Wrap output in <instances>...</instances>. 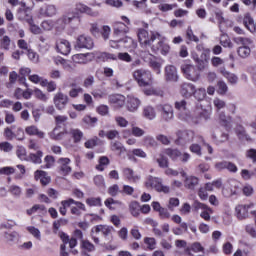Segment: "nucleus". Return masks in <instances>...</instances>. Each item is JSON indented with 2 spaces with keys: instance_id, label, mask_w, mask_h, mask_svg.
<instances>
[{
  "instance_id": "9d476101",
  "label": "nucleus",
  "mask_w": 256,
  "mask_h": 256,
  "mask_svg": "<svg viewBox=\"0 0 256 256\" xmlns=\"http://www.w3.org/2000/svg\"><path fill=\"white\" fill-rule=\"evenodd\" d=\"M240 185L237 180H229L222 189V194L225 197H233V195H237L241 191Z\"/></svg>"
},
{
  "instance_id": "69168bd1",
  "label": "nucleus",
  "mask_w": 256,
  "mask_h": 256,
  "mask_svg": "<svg viewBox=\"0 0 256 256\" xmlns=\"http://www.w3.org/2000/svg\"><path fill=\"white\" fill-rule=\"evenodd\" d=\"M220 43L222 47H233V44L231 43V39H229V36H227V34H223L220 37Z\"/></svg>"
},
{
  "instance_id": "b1692460",
  "label": "nucleus",
  "mask_w": 256,
  "mask_h": 256,
  "mask_svg": "<svg viewBox=\"0 0 256 256\" xmlns=\"http://www.w3.org/2000/svg\"><path fill=\"white\" fill-rule=\"evenodd\" d=\"M148 63L149 67H151V69H153L157 75H161V67H163V63H161L159 58L150 54Z\"/></svg>"
},
{
  "instance_id": "f03ea898",
  "label": "nucleus",
  "mask_w": 256,
  "mask_h": 256,
  "mask_svg": "<svg viewBox=\"0 0 256 256\" xmlns=\"http://www.w3.org/2000/svg\"><path fill=\"white\" fill-rule=\"evenodd\" d=\"M137 37L141 47L151 48L157 39H161V34L157 31H151L149 33L147 30L140 28L137 31Z\"/></svg>"
},
{
  "instance_id": "0eeeda50",
  "label": "nucleus",
  "mask_w": 256,
  "mask_h": 256,
  "mask_svg": "<svg viewBox=\"0 0 256 256\" xmlns=\"http://www.w3.org/2000/svg\"><path fill=\"white\" fill-rule=\"evenodd\" d=\"M176 135L175 145H179L180 147H185V145H188V143H191L195 139V132L191 130H178Z\"/></svg>"
},
{
  "instance_id": "6e6d98bb",
  "label": "nucleus",
  "mask_w": 256,
  "mask_h": 256,
  "mask_svg": "<svg viewBox=\"0 0 256 256\" xmlns=\"http://www.w3.org/2000/svg\"><path fill=\"white\" fill-rule=\"evenodd\" d=\"M109 165V158L107 156H102L99 159V165L96 166L98 171H105V167Z\"/></svg>"
},
{
  "instance_id": "de8ad7c7",
  "label": "nucleus",
  "mask_w": 256,
  "mask_h": 256,
  "mask_svg": "<svg viewBox=\"0 0 256 256\" xmlns=\"http://www.w3.org/2000/svg\"><path fill=\"white\" fill-rule=\"evenodd\" d=\"M70 135L72 139H74V143H81V139H83V131L79 129H71Z\"/></svg>"
},
{
  "instance_id": "09e8293b",
  "label": "nucleus",
  "mask_w": 256,
  "mask_h": 256,
  "mask_svg": "<svg viewBox=\"0 0 256 256\" xmlns=\"http://www.w3.org/2000/svg\"><path fill=\"white\" fill-rule=\"evenodd\" d=\"M139 105H141V101L137 98H130L128 100V110L131 112L137 111V109H139Z\"/></svg>"
},
{
  "instance_id": "20e7f679",
  "label": "nucleus",
  "mask_w": 256,
  "mask_h": 256,
  "mask_svg": "<svg viewBox=\"0 0 256 256\" xmlns=\"http://www.w3.org/2000/svg\"><path fill=\"white\" fill-rule=\"evenodd\" d=\"M133 78L140 87H149L153 83V75L151 71L146 69H138L133 72Z\"/></svg>"
},
{
  "instance_id": "c756f323",
  "label": "nucleus",
  "mask_w": 256,
  "mask_h": 256,
  "mask_svg": "<svg viewBox=\"0 0 256 256\" xmlns=\"http://www.w3.org/2000/svg\"><path fill=\"white\" fill-rule=\"evenodd\" d=\"M96 59H98V61H102L103 63L106 61H117V55L108 52H98L96 53Z\"/></svg>"
},
{
  "instance_id": "7c9ffc66",
  "label": "nucleus",
  "mask_w": 256,
  "mask_h": 256,
  "mask_svg": "<svg viewBox=\"0 0 256 256\" xmlns=\"http://www.w3.org/2000/svg\"><path fill=\"white\" fill-rule=\"evenodd\" d=\"M95 231V233H102V235H104V237H109V235H111L112 231H113V227L111 226H107V225H97L96 227H94L92 229V233Z\"/></svg>"
},
{
  "instance_id": "6ab92c4d",
  "label": "nucleus",
  "mask_w": 256,
  "mask_h": 256,
  "mask_svg": "<svg viewBox=\"0 0 256 256\" xmlns=\"http://www.w3.org/2000/svg\"><path fill=\"white\" fill-rule=\"evenodd\" d=\"M165 77L166 81L177 83V81H179V74L177 73V68L173 65H167L165 67Z\"/></svg>"
},
{
  "instance_id": "338daca9",
  "label": "nucleus",
  "mask_w": 256,
  "mask_h": 256,
  "mask_svg": "<svg viewBox=\"0 0 256 256\" xmlns=\"http://www.w3.org/2000/svg\"><path fill=\"white\" fill-rule=\"evenodd\" d=\"M82 249L91 253L95 251V245H93L89 240H82Z\"/></svg>"
},
{
  "instance_id": "cd10ccee",
  "label": "nucleus",
  "mask_w": 256,
  "mask_h": 256,
  "mask_svg": "<svg viewBox=\"0 0 256 256\" xmlns=\"http://www.w3.org/2000/svg\"><path fill=\"white\" fill-rule=\"evenodd\" d=\"M220 73L223 75V77H225V79H227L230 85H237V83L239 82V77H237V75H235L234 73L227 71L225 67L220 68Z\"/></svg>"
},
{
  "instance_id": "473e14b6",
  "label": "nucleus",
  "mask_w": 256,
  "mask_h": 256,
  "mask_svg": "<svg viewBox=\"0 0 256 256\" xmlns=\"http://www.w3.org/2000/svg\"><path fill=\"white\" fill-rule=\"evenodd\" d=\"M143 116L149 121H153L157 117V112L153 106H145L143 108Z\"/></svg>"
},
{
  "instance_id": "dca6fc26",
  "label": "nucleus",
  "mask_w": 256,
  "mask_h": 256,
  "mask_svg": "<svg viewBox=\"0 0 256 256\" xmlns=\"http://www.w3.org/2000/svg\"><path fill=\"white\" fill-rule=\"evenodd\" d=\"M69 103V96L67 94H63L62 92H58L54 96V104L56 109H59V111H62V109H65L67 107V104Z\"/></svg>"
},
{
  "instance_id": "4d7b16f0",
  "label": "nucleus",
  "mask_w": 256,
  "mask_h": 256,
  "mask_svg": "<svg viewBox=\"0 0 256 256\" xmlns=\"http://www.w3.org/2000/svg\"><path fill=\"white\" fill-rule=\"evenodd\" d=\"M177 7V4H167L165 2H162L160 5H158L159 11H162V13H167V11H173Z\"/></svg>"
},
{
  "instance_id": "ddd939ff",
  "label": "nucleus",
  "mask_w": 256,
  "mask_h": 256,
  "mask_svg": "<svg viewBox=\"0 0 256 256\" xmlns=\"http://www.w3.org/2000/svg\"><path fill=\"white\" fill-rule=\"evenodd\" d=\"M55 49L61 55H69L71 53V42L63 38H58L55 43Z\"/></svg>"
},
{
  "instance_id": "864d4df0",
  "label": "nucleus",
  "mask_w": 256,
  "mask_h": 256,
  "mask_svg": "<svg viewBox=\"0 0 256 256\" xmlns=\"http://www.w3.org/2000/svg\"><path fill=\"white\" fill-rule=\"evenodd\" d=\"M86 203L89 205V207H101L103 203L101 202V197H91L86 199Z\"/></svg>"
},
{
  "instance_id": "bb28decb",
  "label": "nucleus",
  "mask_w": 256,
  "mask_h": 256,
  "mask_svg": "<svg viewBox=\"0 0 256 256\" xmlns=\"http://www.w3.org/2000/svg\"><path fill=\"white\" fill-rule=\"evenodd\" d=\"M26 135H30V137H38L39 139H45V132L39 130V128L35 125H31L25 128Z\"/></svg>"
},
{
  "instance_id": "2eb2a0df",
  "label": "nucleus",
  "mask_w": 256,
  "mask_h": 256,
  "mask_svg": "<svg viewBox=\"0 0 256 256\" xmlns=\"http://www.w3.org/2000/svg\"><path fill=\"white\" fill-rule=\"evenodd\" d=\"M253 203L251 204H239L235 208V214L239 221H243V219H247L249 217V210L252 209Z\"/></svg>"
},
{
  "instance_id": "37998d69",
  "label": "nucleus",
  "mask_w": 256,
  "mask_h": 256,
  "mask_svg": "<svg viewBox=\"0 0 256 256\" xmlns=\"http://www.w3.org/2000/svg\"><path fill=\"white\" fill-rule=\"evenodd\" d=\"M72 203H74V200L72 198L61 201V206L59 207V213L63 216L67 215V207H71Z\"/></svg>"
},
{
  "instance_id": "2f4dec72",
  "label": "nucleus",
  "mask_w": 256,
  "mask_h": 256,
  "mask_svg": "<svg viewBox=\"0 0 256 256\" xmlns=\"http://www.w3.org/2000/svg\"><path fill=\"white\" fill-rule=\"evenodd\" d=\"M197 185H199V178L195 176H186L184 180V186L186 187V189H190L191 191H193V189H195Z\"/></svg>"
},
{
  "instance_id": "f257e3e1",
  "label": "nucleus",
  "mask_w": 256,
  "mask_h": 256,
  "mask_svg": "<svg viewBox=\"0 0 256 256\" xmlns=\"http://www.w3.org/2000/svg\"><path fill=\"white\" fill-rule=\"evenodd\" d=\"M67 25L73 29H77L81 25V18L74 13H67L56 20L55 27L58 31H65Z\"/></svg>"
},
{
  "instance_id": "49530a36",
  "label": "nucleus",
  "mask_w": 256,
  "mask_h": 256,
  "mask_svg": "<svg viewBox=\"0 0 256 256\" xmlns=\"http://www.w3.org/2000/svg\"><path fill=\"white\" fill-rule=\"evenodd\" d=\"M26 231L34 237V239H37V241H41V231L36 228L35 226H27Z\"/></svg>"
},
{
  "instance_id": "4be33fe9",
  "label": "nucleus",
  "mask_w": 256,
  "mask_h": 256,
  "mask_svg": "<svg viewBox=\"0 0 256 256\" xmlns=\"http://www.w3.org/2000/svg\"><path fill=\"white\" fill-rule=\"evenodd\" d=\"M34 179L40 181L41 185H49L51 183V176L43 170H36L34 172Z\"/></svg>"
},
{
  "instance_id": "e2e57ef3",
  "label": "nucleus",
  "mask_w": 256,
  "mask_h": 256,
  "mask_svg": "<svg viewBox=\"0 0 256 256\" xmlns=\"http://www.w3.org/2000/svg\"><path fill=\"white\" fill-rule=\"evenodd\" d=\"M190 251H193V253H204L205 248L199 242H194L190 246Z\"/></svg>"
},
{
  "instance_id": "1a4fd4ad",
  "label": "nucleus",
  "mask_w": 256,
  "mask_h": 256,
  "mask_svg": "<svg viewBox=\"0 0 256 256\" xmlns=\"http://www.w3.org/2000/svg\"><path fill=\"white\" fill-rule=\"evenodd\" d=\"M157 110L160 113L162 121H166V123H169V121H173L175 113L171 104H159L157 106Z\"/></svg>"
},
{
  "instance_id": "c85d7f7f",
  "label": "nucleus",
  "mask_w": 256,
  "mask_h": 256,
  "mask_svg": "<svg viewBox=\"0 0 256 256\" xmlns=\"http://www.w3.org/2000/svg\"><path fill=\"white\" fill-rule=\"evenodd\" d=\"M109 103L114 105V107H123L125 105V96L121 94L110 95Z\"/></svg>"
},
{
  "instance_id": "f704fd0d",
  "label": "nucleus",
  "mask_w": 256,
  "mask_h": 256,
  "mask_svg": "<svg viewBox=\"0 0 256 256\" xmlns=\"http://www.w3.org/2000/svg\"><path fill=\"white\" fill-rule=\"evenodd\" d=\"M27 17V23L30 25L31 33H33V35H41L43 30L33 22V16H29V14H27Z\"/></svg>"
},
{
  "instance_id": "72a5a7b5",
  "label": "nucleus",
  "mask_w": 256,
  "mask_h": 256,
  "mask_svg": "<svg viewBox=\"0 0 256 256\" xmlns=\"http://www.w3.org/2000/svg\"><path fill=\"white\" fill-rule=\"evenodd\" d=\"M48 135L53 141H61L65 137V132L61 131V128L55 127Z\"/></svg>"
},
{
  "instance_id": "bf43d9fd",
  "label": "nucleus",
  "mask_w": 256,
  "mask_h": 256,
  "mask_svg": "<svg viewBox=\"0 0 256 256\" xmlns=\"http://www.w3.org/2000/svg\"><path fill=\"white\" fill-rule=\"evenodd\" d=\"M94 184L99 189H105V178L103 177V175H96L94 177Z\"/></svg>"
},
{
  "instance_id": "a18cd8bd",
  "label": "nucleus",
  "mask_w": 256,
  "mask_h": 256,
  "mask_svg": "<svg viewBox=\"0 0 256 256\" xmlns=\"http://www.w3.org/2000/svg\"><path fill=\"white\" fill-rule=\"evenodd\" d=\"M120 47H124L125 49H131L133 45V40L131 37L120 36L119 38Z\"/></svg>"
},
{
  "instance_id": "a19ab883",
  "label": "nucleus",
  "mask_w": 256,
  "mask_h": 256,
  "mask_svg": "<svg viewBox=\"0 0 256 256\" xmlns=\"http://www.w3.org/2000/svg\"><path fill=\"white\" fill-rule=\"evenodd\" d=\"M165 155L170 157V159H172V161H178V159H180V157H181V151H179L178 149L168 148L165 150Z\"/></svg>"
},
{
  "instance_id": "a878e982",
  "label": "nucleus",
  "mask_w": 256,
  "mask_h": 256,
  "mask_svg": "<svg viewBox=\"0 0 256 256\" xmlns=\"http://www.w3.org/2000/svg\"><path fill=\"white\" fill-rule=\"evenodd\" d=\"M122 173L125 179H127V181H129L130 183H137V181L141 179V176L137 175L135 171H133V169L131 168H124L122 170Z\"/></svg>"
},
{
  "instance_id": "0e129e2a",
  "label": "nucleus",
  "mask_w": 256,
  "mask_h": 256,
  "mask_svg": "<svg viewBox=\"0 0 256 256\" xmlns=\"http://www.w3.org/2000/svg\"><path fill=\"white\" fill-rule=\"evenodd\" d=\"M186 37H187L188 41H193L194 43L199 42V37H197L195 35V33H193V29H191V27H188V29L186 31Z\"/></svg>"
},
{
  "instance_id": "9b49d317",
  "label": "nucleus",
  "mask_w": 256,
  "mask_h": 256,
  "mask_svg": "<svg viewBox=\"0 0 256 256\" xmlns=\"http://www.w3.org/2000/svg\"><path fill=\"white\" fill-rule=\"evenodd\" d=\"M181 71L189 81H199V70L191 64H183Z\"/></svg>"
},
{
  "instance_id": "c9c22d12",
  "label": "nucleus",
  "mask_w": 256,
  "mask_h": 256,
  "mask_svg": "<svg viewBox=\"0 0 256 256\" xmlns=\"http://www.w3.org/2000/svg\"><path fill=\"white\" fill-rule=\"evenodd\" d=\"M219 123L222 127H229L233 123V118L229 115H226L225 112L219 113Z\"/></svg>"
},
{
  "instance_id": "052dcab7",
  "label": "nucleus",
  "mask_w": 256,
  "mask_h": 256,
  "mask_svg": "<svg viewBox=\"0 0 256 256\" xmlns=\"http://www.w3.org/2000/svg\"><path fill=\"white\" fill-rule=\"evenodd\" d=\"M55 27V21L53 20H44L42 23H41V28L44 30V31H52V29Z\"/></svg>"
},
{
  "instance_id": "6e6552de",
  "label": "nucleus",
  "mask_w": 256,
  "mask_h": 256,
  "mask_svg": "<svg viewBox=\"0 0 256 256\" xmlns=\"http://www.w3.org/2000/svg\"><path fill=\"white\" fill-rule=\"evenodd\" d=\"M156 41H158V43L154 42V44H152L150 48L152 53H160L164 56L169 55V51H171V46L165 43V37H162L160 34V38H156Z\"/></svg>"
},
{
  "instance_id": "5fc2aeb1",
  "label": "nucleus",
  "mask_w": 256,
  "mask_h": 256,
  "mask_svg": "<svg viewBox=\"0 0 256 256\" xmlns=\"http://www.w3.org/2000/svg\"><path fill=\"white\" fill-rule=\"evenodd\" d=\"M217 93L219 95H225L227 91H229V87H227V83L225 81H218L217 83Z\"/></svg>"
},
{
  "instance_id": "aec40b11",
  "label": "nucleus",
  "mask_w": 256,
  "mask_h": 256,
  "mask_svg": "<svg viewBox=\"0 0 256 256\" xmlns=\"http://www.w3.org/2000/svg\"><path fill=\"white\" fill-rule=\"evenodd\" d=\"M40 17H55L57 15V7L53 4H46L39 9Z\"/></svg>"
},
{
  "instance_id": "393cba45",
  "label": "nucleus",
  "mask_w": 256,
  "mask_h": 256,
  "mask_svg": "<svg viewBox=\"0 0 256 256\" xmlns=\"http://www.w3.org/2000/svg\"><path fill=\"white\" fill-rule=\"evenodd\" d=\"M236 136L239 141H241V143H244V141H247L248 143H250V141H253L251 136L247 134V130H245V127H243L242 125H239L236 128Z\"/></svg>"
},
{
  "instance_id": "4468645a",
  "label": "nucleus",
  "mask_w": 256,
  "mask_h": 256,
  "mask_svg": "<svg viewBox=\"0 0 256 256\" xmlns=\"http://www.w3.org/2000/svg\"><path fill=\"white\" fill-rule=\"evenodd\" d=\"M7 31L4 28H0V48L3 51H10L11 47H15V43L11 40V37L5 35Z\"/></svg>"
},
{
  "instance_id": "680f3d73",
  "label": "nucleus",
  "mask_w": 256,
  "mask_h": 256,
  "mask_svg": "<svg viewBox=\"0 0 256 256\" xmlns=\"http://www.w3.org/2000/svg\"><path fill=\"white\" fill-rule=\"evenodd\" d=\"M144 243H145V245H147V247H148V249H150V251H153V249H155L157 247V241L155 240V238L146 237V238H144Z\"/></svg>"
},
{
  "instance_id": "f8f14e48",
  "label": "nucleus",
  "mask_w": 256,
  "mask_h": 256,
  "mask_svg": "<svg viewBox=\"0 0 256 256\" xmlns=\"http://www.w3.org/2000/svg\"><path fill=\"white\" fill-rule=\"evenodd\" d=\"M57 169L58 173L62 175L63 177H67L73 171L71 168V159L69 158H60L57 161Z\"/></svg>"
},
{
  "instance_id": "7ed1b4c3",
  "label": "nucleus",
  "mask_w": 256,
  "mask_h": 256,
  "mask_svg": "<svg viewBox=\"0 0 256 256\" xmlns=\"http://www.w3.org/2000/svg\"><path fill=\"white\" fill-rule=\"evenodd\" d=\"M175 109H177L178 112V119L180 121H186V123H199V119L193 118V115L189 110H187V101L181 100L175 102Z\"/></svg>"
},
{
  "instance_id": "13d9d810",
  "label": "nucleus",
  "mask_w": 256,
  "mask_h": 256,
  "mask_svg": "<svg viewBox=\"0 0 256 256\" xmlns=\"http://www.w3.org/2000/svg\"><path fill=\"white\" fill-rule=\"evenodd\" d=\"M130 212L133 217H139L141 211V206L137 202L130 203Z\"/></svg>"
},
{
  "instance_id": "ea45409f",
  "label": "nucleus",
  "mask_w": 256,
  "mask_h": 256,
  "mask_svg": "<svg viewBox=\"0 0 256 256\" xmlns=\"http://www.w3.org/2000/svg\"><path fill=\"white\" fill-rule=\"evenodd\" d=\"M27 15H29V17H31V8L27 7V4H25V8H20L18 11V17L21 21H27V19H29V17H27Z\"/></svg>"
},
{
  "instance_id": "39448f33",
  "label": "nucleus",
  "mask_w": 256,
  "mask_h": 256,
  "mask_svg": "<svg viewBox=\"0 0 256 256\" xmlns=\"http://www.w3.org/2000/svg\"><path fill=\"white\" fill-rule=\"evenodd\" d=\"M123 22L113 23V37L114 39H119L120 37H125L129 33V26L131 25V20L127 16H121ZM126 23V24H125Z\"/></svg>"
},
{
  "instance_id": "8fccbe9b",
  "label": "nucleus",
  "mask_w": 256,
  "mask_h": 256,
  "mask_svg": "<svg viewBox=\"0 0 256 256\" xmlns=\"http://www.w3.org/2000/svg\"><path fill=\"white\" fill-rule=\"evenodd\" d=\"M193 96L197 101H203L207 97V90L205 88L195 89Z\"/></svg>"
},
{
  "instance_id": "c03bdc74",
  "label": "nucleus",
  "mask_w": 256,
  "mask_h": 256,
  "mask_svg": "<svg viewBox=\"0 0 256 256\" xmlns=\"http://www.w3.org/2000/svg\"><path fill=\"white\" fill-rule=\"evenodd\" d=\"M156 163H158L161 169H167L169 167V160L163 154H159L155 157Z\"/></svg>"
},
{
  "instance_id": "603ef678",
  "label": "nucleus",
  "mask_w": 256,
  "mask_h": 256,
  "mask_svg": "<svg viewBox=\"0 0 256 256\" xmlns=\"http://www.w3.org/2000/svg\"><path fill=\"white\" fill-rule=\"evenodd\" d=\"M43 159V152L41 150H38L35 154H30V160L32 163H35L36 165H41Z\"/></svg>"
},
{
  "instance_id": "e433bc0d",
  "label": "nucleus",
  "mask_w": 256,
  "mask_h": 256,
  "mask_svg": "<svg viewBox=\"0 0 256 256\" xmlns=\"http://www.w3.org/2000/svg\"><path fill=\"white\" fill-rule=\"evenodd\" d=\"M60 238L63 241V245L69 244L70 249H74V247H77V238H71L69 239V236L65 233L60 234Z\"/></svg>"
},
{
  "instance_id": "412c9836",
  "label": "nucleus",
  "mask_w": 256,
  "mask_h": 256,
  "mask_svg": "<svg viewBox=\"0 0 256 256\" xmlns=\"http://www.w3.org/2000/svg\"><path fill=\"white\" fill-rule=\"evenodd\" d=\"M195 93V85L192 83H183L180 85V94L182 97H185L186 99H189L193 97V94Z\"/></svg>"
},
{
  "instance_id": "423d86ee",
  "label": "nucleus",
  "mask_w": 256,
  "mask_h": 256,
  "mask_svg": "<svg viewBox=\"0 0 256 256\" xmlns=\"http://www.w3.org/2000/svg\"><path fill=\"white\" fill-rule=\"evenodd\" d=\"M145 185L148 189H155L158 193H169L171 191L169 186L163 185V180L161 178L153 176L148 177Z\"/></svg>"
},
{
  "instance_id": "4c0bfd02",
  "label": "nucleus",
  "mask_w": 256,
  "mask_h": 256,
  "mask_svg": "<svg viewBox=\"0 0 256 256\" xmlns=\"http://www.w3.org/2000/svg\"><path fill=\"white\" fill-rule=\"evenodd\" d=\"M234 42L237 43L239 47H251L253 44V40H251V38L241 36L235 37Z\"/></svg>"
},
{
  "instance_id": "a211bd4d",
  "label": "nucleus",
  "mask_w": 256,
  "mask_h": 256,
  "mask_svg": "<svg viewBox=\"0 0 256 256\" xmlns=\"http://www.w3.org/2000/svg\"><path fill=\"white\" fill-rule=\"evenodd\" d=\"M76 11H78V13H84L89 17H99V10L93 9L83 3L76 4Z\"/></svg>"
},
{
  "instance_id": "3c124183",
  "label": "nucleus",
  "mask_w": 256,
  "mask_h": 256,
  "mask_svg": "<svg viewBox=\"0 0 256 256\" xmlns=\"http://www.w3.org/2000/svg\"><path fill=\"white\" fill-rule=\"evenodd\" d=\"M237 54L241 57V59H247L251 55V47H238Z\"/></svg>"
},
{
  "instance_id": "5701e85b",
  "label": "nucleus",
  "mask_w": 256,
  "mask_h": 256,
  "mask_svg": "<svg viewBox=\"0 0 256 256\" xmlns=\"http://www.w3.org/2000/svg\"><path fill=\"white\" fill-rule=\"evenodd\" d=\"M87 211L85 204L83 202L75 201L71 203V214L79 217L83 215V212Z\"/></svg>"
},
{
  "instance_id": "79ce46f5",
  "label": "nucleus",
  "mask_w": 256,
  "mask_h": 256,
  "mask_svg": "<svg viewBox=\"0 0 256 256\" xmlns=\"http://www.w3.org/2000/svg\"><path fill=\"white\" fill-rule=\"evenodd\" d=\"M243 24L245 25L246 29H248V31H253L255 29V20H253L249 14L244 16Z\"/></svg>"
},
{
  "instance_id": "f3484780",
  "label": "nucleus",
  "mask_w": 256,
  "mask_h": 256,
  "mask_svg": "<svg viewBox=\"0 0 256 256\" xmlns=\"http://www.w3.org/2000/svg\"><path fill=\"white\" fill-rule=\"evenodd\" d=\"M93 47V39L89 36L80 35L76 40L75 49H91Z\"/></svg>"
},
{
  "instance_id": "58836bf2",
  "label": "nucleus",
  "mask_w": 256,
  "mask_h": 256,
  "mask_svg": "<svg viewBox=\"0 0 256 256\" xmlns=\"http://www.w3.org/2000/svg\"><path fill=\"white\" fill-rule=\"evenodd\" d=\"M209 117H211V114H209V111L203 110V109H201V111H199L196 116H192L193 119L199 120L198 123H201V121H203V119H204V121H207L209 119ZM198 123H196V124L192 123V125H198Z\"/></svg>"
},
{
  "instance_id": "774afa93",
  "label": "nucleus",
  "mask_w": 256,
  "mask_h": 256,
  "mask_svg": "<svg viewBox=\"0 0 256 256\" xmlns=\"http://www.w3.org/2000/svg\"><path fill=\"white\" fill-rule=\"evenodd\" d=\"M224 255H231L233 253V244L231 242H225L222 246Z\"/></svg>"
}]
</instances>
